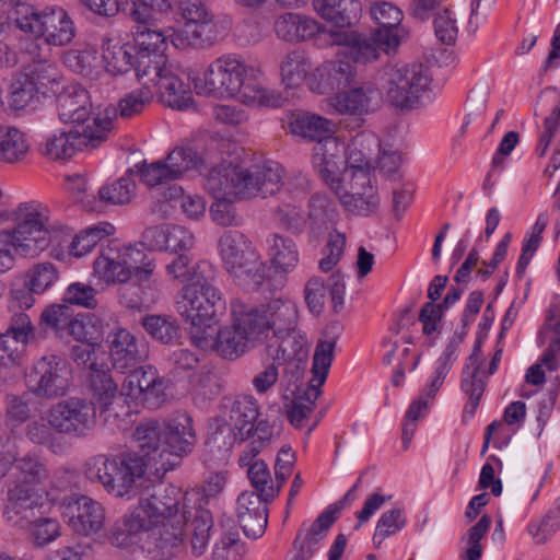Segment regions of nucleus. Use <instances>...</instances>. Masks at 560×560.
Listing matches in <instances>:
<instances>
[{
	"label": "nucleus",
	"instance_id": "obj_1",
	"mask_svg": "<svg viewBox=\"0 0 560 560\" xmlns=\"http://www.w3.org/2000/svg\"><path fill=\"white\" fill-rule=\"evenodd\" d=\"M187 79L192 82L198 95L214 98H231L241 94L243 103L249 106L281 107L288 98L275 90L262 88L257 79L260 71L236 54H224L215 58L207 68L203 78L190 69H185Z\"/></svg>",
	"mask_w": 560,
	"mask_h": 560
},
{
	"label": "nucleus",
	"instance_id": "obj_2",
	"mask_svg": "<svg viewBox=\"0 0 560 560\" xmlns=\"http://www.w3.org/2000/svg\"><path fill=\"white\" fill-rule=\"evenodd\" d=\"M170 30H160L154 26H132L133 47H136V75L139 82L150 84L160 83L166 90L167 102L175 100V92L180 91L182 77L185 69L182 65L170 59L164 50L170 37Z\"/></svg>",
	"mask_w": 560,
	"mask_h": 560
},
{
	"label": "nucleus",
	"instance_id": "obj_3",
	"mask_svg": "<svg viewBox=\"0 0 560 560\" xmlns=\"http://www.w3.org/2000/svg\"><path fill=\"white\" fill-rule=\"evenodd\" d=\"M147 463L136 453H121L113 456L97 455L84 465L85 477L101 483L117 498L130 497L136 479L145 471Z\"/></svg>",
	"mask_w": 560,
	"mask_h": 560
},
{
	"label": "nucleus",
	"instance_id": "obj_4",
	"mask_svg": "<svg viewBox=\"0 0 560 560\" xmlns=\"http://www.w3.org/2000/svg\"><path fill=\"white\" fill-rule=\"evenodd\" d=\"M219 252L225 271L237 284L258 289L266 279V265L249 238L240 231H225L219 238Z\"/></svg>",
	"mask_w": 560,
	"mask_h": 560
},
{
	"label": "nucleus",
	"instance_id": "obj_5",
	"mask_svg": "<svg viewBox=\"0 0 560 560\" xmlns=\"http://www.w3.org/2000/svg\"><path fill=\"white\" fill-rule=\"evenodd\" d=\"M206 141H194L175 147L165 160L155 161L140 168L141 180L150 187L176 180L188 171L201 172L212 164Z\"/></svg>",
	"mask_w": 560,
	"mask_h": 560
},
{
	"label": "nucleus",
	"instance_id": "obj_6",
	"mask_svg": "<svg viewBox=\"0 0 560 560\" xmlns=\"http://www.w3.org/2000/svg\"><path fill=\"white\" fill-rule=\"evenodd\" d=\"M176 312L191 325V334H206L225 314L226 302L218 288L196 291L183 288L175 302Z\"/></svg>",
	"mask_w": 560,
	"mask_h": 560
},
{
	"label": "nucleus",
	"instance_id": "obj_7",
	"mask_svg": "<svg viewBox=\"0 0 560 560\" xmlns=\"http://www.w3.org/2000/svg\"><path fill=\"white\" fill-rule=\"evenodd\" d=\"M113 131L109 117L95 116L93 125L60 129L46 139L43 153L51 160H66L84 148L95 149L106 141Z\"/></svg>",
	"mask_w": 560,
	"mask_h": 560
},
{
	"label": "nucleus",
	"instance_id": "obj_8",
	"mask_svg": "<svg viewBox=\"0 0 560 560\" xmlns=\"http://www.w3.org/2000/svg\"><path fill=\"white\" fill-rule=\"evenodd\" d=\"M385 74L386 97L401 110L418 108L432 81L429 68L422 63L387 67Z\"/></svg>",
	"mask_w": 560,
	"mask_h": 560
},
{
	"label": "nucleus",
	"instance_id": "obj_9",
	"mask_svg": "<svg viewBox=\"0 0 560 560\" xmlns=\"http://www.w3.org/2000/svg\"><path fill=\"white\" fill-rule=\"evenodd\" d=\"M15 226L5 229L13 238L15 253L36 256L49 244L48 214L39 203L25 202L14 212Z\"/></svg>",
	"mask_w": 560,
	"mask_h": 560
},
{
	"label": "nucleus",
	"instance_id": "obj_10",
	"mask_svg": "<svg viewBox=\"0 0 560 560\" xmlns=\"http://www.w3.org/2000/svg\"><path fill=\"white\" fill-rule=\"evenodd\" d=\"M327 44L339 46V56H345L353 63H369L377 60L382 52L396 49L397 35L384 36L382 32L359 33L355 31H328Z\"/></svg>",
	"mask_w": 560,
	"mask_h": 560
},
{
	"label": "nucleus",
	"instance_id": "obj_11",
	"mask_svg": "<svg viewBox=\"0 0 560 560\" xmlns=\"http://www.w3.org/2000/svg\"><path fill=\"white\" fill-rule=\"evenodd\" d=\"M72 378L69 362L57 354L36 360L25 374L26 386L39 398L54 399L67 394Z\"/></svg>",
	"mask_w": 560,
	"mask_h": 560
},
{
	"label": "nucleus",
	"instance_id": "obj_12",
	"mask_svg": "<svg viewBox=\"0 0 560 560\" xmlns=\"http://www.w3.org/2000/svg\"><path fill=\"white\" fill-rule=\"evenodd\" d=\"M335 194L351 214L366 217L378 210L380 196L371 172L343 170Z\"/></svg>",
	"mask_w": 560,
	"mask_h": 560
},
{
	"label": "nucleus",
	"instance_id": "obj_13",
	"mask_svg": "<svg viewBox=\"0 0 560 560\" xmlns=\"http://www.w3.org/2000/svg\"><path fill=\"white\" fill-rule=\"evenodd\" d=\"M21 31L43 37L52 46H66L75 36V25L68 12L57 5H48L42 11L32 10V15L22 24Z\"/></svg>",
	"mask_w": 560,
	"mask_h": 560
},
{
	"label": "nucleus",
	"instance_id": "obj_14",
	"mask_svg": "<svg viewBox=\"0 0 560 560\" xmlns=\"http://www.w3.org/2000/svg\"><path fill=\"white\" fill-rule=\"evenodd\" d=\"M96 422V407L92 401L71 397L54 405L49 423L59 433L74 438L85 436Z\"/></svg>",
	"mask_w": 560,
	"mask_h": 560
},
{
	"label": "nucleus",
	"instance_id": "obj_15",
	"mask_svg": "<svg viewBox=\"0 0 560 560\" xmlns=\"http://www.w3.org/2000/svg\"><path fill=\"white\" fill-rule=\"evenodd\" d=\"M139 83L142 85L141 89H137L127 93L119 101L116 112L119 114L120 117L128 119L138 114H141L145 106H148L151 103L155 93L159 94L161 101L165 105L176 109L187 108L192 102L191 95L189 93V84L187 83H182L180 91L175 92V100H171L172 102H167V98H165L166 90L162 89V86H160V83Z\"/></svg>",
	"mask_w": 560,
	"mask_h": 560
},
{
	"label": "nucleus",
	"instance_id": "obj_16",
	"mask_svg": "<svg viewBox=\"0 0 560 560\" xmlns=\"http://www.w3.org/2000/svg\"><path fill=\"white\" fill-rule=\"evenodd\" d=\"M63 506V515L74 533L91 536L103 528L105 510L98 501L84 494H71L65 497Z\"/></svg>",
	"mask_w": 560,
	"mask_h": 560
},
{
	"label": "nucleus",
	"instance_id": "obj_17",
	"mask_svg": "<svg viewBox=\"0 0 560 560\" xmlns=\"http://www.w3.org/2000/svg\"><path fill=\"white\" fill-rule=\"evenodd\" d=\"M242 199L275 195L283 185V167L275 161H265L248 168L241 167Z\"/></svg>",
	"mask_w": 560,
	"mask_h": 560
},
{
	"label": "nucleus",
	"instance_id": "obj_18",
	"mask_svg": "<svg viewBox=\"0 0 560 560\" xmlns=\"http://www.w3.org/2000/svg\"><path fill=\"white\" fill-rule=\"evenodd\" d=\"M42 497L37 491L21 483H13L8 489L3 516L11 526L26 528L42 514Z\"/></svg>",
	"mask_w": 560,
	"mask_h": 560
},
{
	"label": "nucleus",
	"instance_id": "obj_19",
	"mask_svg": "<svg viewBox=\"0 0 560 560\" xmlns=\"http://www.w3.org/2000/svg\"><path fill=\"white\" fill-rule=\"evenodd\" d=\"M139 498L160 522L180 518L177 514L182 501L183 504L191 502L189 493L163 482L145 487Z\"/></svg>",
	"mask_w": 560,
	"mask_h": 560
},
{
	"label": "nucleus",
	"instance_id": "obj_20",
	"mask_svg": "<svg viewBox=\"0 0 560 560\" xmlns=\"http://www.w3.org/2000/svg\"><path fill=\"white\" fill-rule=\"evenodd\" d=\"M183 533L182 518L160 522L148 532L141 548L154 559L173 558L183 548Z\"/></svg>",
	"mask_w": 560,
	"mask_h": 560
},
{
	"label": "nucleus",
	"instance_id": "obj_21",
	"mask_svg": "<svg viewBox=\"0 0 560 560\" xmlns=\"http://www.w3.org/2000/svg\"><path fill=\"white\" fill-rule=\"evenodd\" d=\"M59 119L66 124L93 125L92 103L89 92L79 83L63 86L56 96Z\"/></svg>",
	"mask_w": 560,
	"mask_h": 560
},
{
	"label": "nucleus",
	"instance_id": "obj_22",
	"mask_svg": "<svg viewBox=\"0 0 560 560\" xmlns=\"http://www.w3.org/2000/svg\"><path fill=\"white\" fill-rule=\"evenodd\" d=\"M106 342L112 364L120 373H127L147 357L144 345L139 343L137 338L125 328H117L108 332Z\"/></svg>",
	"mask_w": 560,
	"mask_h": 560
},
{
	"label": "nucleus",
	"instance_id": "obj_23",
	"mask_svg": "<svg viewBox=\"0 0 560 560\" xmlns=\"http://www.w3.org/2000/svg\"><path fill=\"white\" fill-rule=\"evenodd\" d=\"M273 31L278 38L287 43H301L313 37L317 42L324 40L327 44L324 27L314 19L293 12H287L276 18Z\"/></svg>",
	"mask_w": 560,
	"mask_h": 560
},
{
	"label": "nucleus",
	"instance_id": "obj_24",
	"mask_svg": "<svg viewBox=\"0 0 560 560\" xmlns=\"http://www.w3.org/2000/svg\"><path fill=\"white\" fill-rule=\"evenodd\" d=\"M268 504L254 491H244L238 495L237 521L248 538L257 539L264 535L268 524Z\"/></svg>",
	"mask_w": 560,
	"mask_h": 560
},
{
	"label": "nucleus",
	"instance_id": "obj_25",
	"mask_svg": "<svg viewBox=\"0 0 560 560\" xmlns=\"http://www.w3.org/2000/svg\"><path fill=\"white\" fill-rule=\"evenodd\" d=\"M132 249H120L118 244L102 249L94 261V275L106 283L127 282L132 275Z\"/></svg>",
	"mask_w": 560,
	"mask_h": 560
},
{
	"label": "nucleus",
	"instance_id": "obj_26",
	"mask_svg": "<svg viewBox=\"0 0 560 560\" xmlns=\"http://www.w3.org/2000/svg\"><path fill=\"white\" fill-rule=\"evenodd\" d=\"M231 312L234 325L252 348L267 339L268 319L259 310L235 300L231 302Z\"/></svg>",
	"mask_w": 560,
	"mask_h": 560
},
{
	"label": "nucleus",
	"instance_id": "obj_27",
	"mask_svg": "<svg viewBox=\"0 0 560 560\" xmlns=\"http://www.w3.org/2000/svg\"><path fill=\"white\" fill-rule=\"evenodd\" d=\"M382 103L377 89L362 85L337 94L330 105L338 114L364 115L376 110Z\"/></svg>",
	"mask_w": 560,
	"mask_h": 560
},
{
	"label": "nucleus",
	"instance_id": "obj_28",
	"mask_svg": "<svg viewBox=\"0 0 560 560\" xmlns=\"http://www.w3.org/2000/svg\"><path fill=\"white\" fill-rule=\"evenodd\" d=\"M191 422V418L185 412L163 421L165 453L183 456L191 452L196 443Z\"/></svg>",
	"mask_w": 560,
	"mask_h": 560
},
{
	"label": "nucleus",
	"instance_id": "obj_29",
	"mask_svg": "<svg viewBox=\"0 0 560 560\" xmlns=\"http://www.w3.org/2000/svg\"><path fill=\"white\" fill-rule=\"evenodd\" d=\"M192 341L200 349L214 348L225 359H236L252 349L234 323L221 328L214 340L206 334L197 335L192 332Z\"/></svg>",
	"mask_w": 560,
	"mask_h": 560
},
{
	"label": "nucleus",
	"instance_id": "obj_30",
	"mask_svg": "<svg viewBox=\"0 0 560 560\" xmlns=\"http://www.w3.org/2000/svg\"><path fill=\"white\" fill-rule=\"evenodd\" d=\"M381 153L380 138L373 132L358 133L346 150L345 170H362L370 172L374 167L377 155Z\"/></svg>",
	"mask_w": 560,
	"mask_h": 560
},
{
	"label": "nucleus",
	"instance_id": "obj_31",
	"mask_svg": "<svg viewBox=\"0 0 560 560\" xmlns=\"http://www.w3.org/2000/svg\"><path fill=\"white\" fill-rule=\"evenodd\" d=\"M343 150L337 144V149L328 143H316L313 149L312 164L320 178L336 192L338 184H341V166L346 164L342 159Z\"/></svg>",
	"mask_w": 560,
	"mask_h": 560
},
{
	"label": "nucleus",
	"instance_id": "obj_32",
	"mask_svg": "<svg viewBox=\"0 0 560 560\" xmlns=\"http://www.w3.org/2000/svg\"><path fill=\"white\" fill-rule=\"evenodd\" d=\"M317 78L319 88L324 91H335L345 89L350 85L355 75L357 70L353 62L345 56L336 54V59L324 62L317 68Z\"/></svg>",
	"mask_w": 560,
	"mask_h": 560
},
{
	"label": "nucleus",
	"instance_id": "obj_33",
	"mask_svg": "<svg viewBox=\"0 0 560 560\" xmlns=\"http://www.w3.org/2000/svg\"><path fill=\"white\" fill-rule=\"evenodd\" d=\"M163 428V421L151 418L143 419L136 425L132 439L143 459L147 457L149 460H155L165 454Z\"/></svg>",
	"mask_w": 560,
	"mask_h": 560
},
{
	"label": "nucleus",
	"instance_id": "obj_34",
	"mask_svg": "<svg viewBox=\"0 0 560 560\" xmlns=\"http://www.w3.org/2000/svg\"><path fill=\"white\" fill-rule=\"evenodd\" d=\"M259 406L253 396H237L230 408V425L235 439L245 440L254 432Z\"/></svg>",
	"mask_w": 560,
	"mask_h": 560
},
{
	"label": "nucleus",
	"instance_id": "obj_35",
	"mask_svg": "<svg viewBox=\"0 0 560 560\" xmlns=\"http://www.w3.org/2000/svg\"><path fill=\"white\" fill-rule=\"evenodd\" d=\"M102 57L105 69L114 75L124 74L131 69L136 70L137 52L132 44H120L109 37L102 39Z\"/></svg>",
	"mask_w": 560,
	"mask_h": 560
},
{
	"label": "nucleus",
	"instance_id": "obj_36",
	"mask_svg": "<svg viewBox=\"0 0 560 560\" xmlns=\"http://www.w3.org/2000/svg\"><path fill=\"white\" fill-rule=\"evenodd\" d=\"M241 167H214L205 178V189L214 198L237 197L242 199Z\"/></svg>",
	"mask_w": 560,
	"mask_h": 560
},
{
	"label": "nucleus",
	"instance_id": "obj_37",
	"mask_svg": "<svg viewBox=\"0 0 560 560\" xmlns=\"http://www.w3.org/2000/svg\"><path fill=\"white\" fill-rule=\"evenodd\" d=\"M293 135L300 136L316 143H328L337 149V141L332 138L334 124L317 115L298 116L290 122Z\"/></svg>",
	"mask_w": 560,
	"mask_h": 560
},
{
	"label": "nucleus",
	"instance_id": "obj_38",
	"mask_svg": "<svg viewBox=\"0 0 560 560\" xmlns=\"http://www.w3.org/2000/svg\"><path fill=\"white\" fill-rule=\"evenodd\" d=\"M261 313L268 319L269 331H273L272 338L282 337V334L295 331L298 308L291 300L273 299Z\"/></svg>",
	"mask_w": 560,
	"mask_h": 560
},
{
	"label": "nucleus",
	"instance_id": "obj_39",
	"mask_svg": "<svg viewBox=\"0 0 560 560\" xmlns=\"http://www.w3.org/2000/svg\"><path fill=\"white\" fill-rule=\"evenodd\" d=\"M481 365V357L470 354L463 369L460 388L468 396L465 413L470 417L475 415L487 385L486 380L480 377Z\"/></svg>",
	"mask_w": 560,
	"mask_h": 560
},
{
	"label": "nucleus",
	"instance_id": "obj_40",
	"mask_svg": "<svg viewBox=\"0 0 560 560\" xmlns=\"http://www.w3.org/2000/svg\"><path fill=\"white\" fill-rule=\"evenodd\" d=\"M189 505L187 503L183 504V516H180L182 522L190 521L189 528L191 532V548L192 551L200 556L206 550L210 532L212 529V514L209 510L205 509L201 503H198L197 506H194L192 510H188Z\"/></svg>",
	"mask_w": 560,
	"mask_h": 560
},
{
	"label": "nucleus",
	"instance_id": "obj_41",
	"mask_svg": "<svg viewBox=\"0 0 560 560\" xmlns=\"http://www.w3.org/2000/svg\"><path fill=\"white\" fill-rule=\"evenodd\" d=\"M89 387L101 412L107 411L118 394V384L110 371L91 362Z\"/></svg>",
	"mask_w": 560,
	"mask_h": 560
},
{
	"label": "nucleus",
	"instance_id": "obj_42",
	"mask_svg": "<svg viewBox=\"0 0 560 560\" xmlns=\"http://www.w3.org/2000/svg\"><path fill=\"white\" fill-rule=\"evenodd\" d=\"M267 355L275 362H304L307 357L306 340L294 332L282 334V337L271 338L266 346Z\"/></svg>",
	"mask_w": 560,
	"mask_h": 560
},
{
	"label": "nucleus",
	"instance_id": "obj_43",
	"mask_svg": "<svg viewBox=\"0 0 560 560\" xmlns=\"http://www.w3.org/2000/svg\"><path fill=\"white\" fill-rule=\"evenodd\" d=\"M316 11L338 27H349L359 19L361 3L358 0H316Z\"/></svg>",
	"mask_w": 560,
	"mask_h": 560
},
{
	"label": "nucleus",
	"instance_id": "obj_44",
	"mask_svg": "<svg viewBox=\"0 0 560 560\" xmlns=\"http://www.w3.org/2000/svg\"><path fill=\"white\" fill-rule=\"evenodd\" d=\"M270 261L277 270L289 272L299 262V250L295 242L287 236L272 234L267 238Z\"/></svg>",
	"mask_w": 560,
	"mask_h": 560
},
{
	"label": "nucleus",
	"instance_id": "obj_45",
	"mask_svg": "<svg viewBox=\"0 0 560 560\" xmlns=\"http://www.w3.org/2000/svg\"><path fill=\"white\" fill-rule=\"evenodd\" d=\"M371 18L378 27L375 30L382 32L384 36L388 34L397 35L398 45L402 38L407 37V32L400 26L402 12L399 8L389 2H376L370 8Z\"/></svg>",
	"mask_w": 560,
	"mask_h": 560
},
{
	"label": "nucleus",
	"instance_id": "obj_46",
	"mask_svg": "<svg viewBox=\"0 0 560 560\" xmlns=\"http://www.w3.org/2000/svg\"><path fill=\"white\" fill-rule=\"evenodd\" d=\"M292 394L293 398L287 406V415L292 425L303 428L305 420L314 410L320 389L306 384L304 387L296 386Z\"/></svg>",
	"mask_w": 560,
	"mask_h": 560
},
{
	"label": "nucleus",
	"instance_id": "obj_47",
	"mask_svg": "<svg viewBox=\"0 0 560 560\" xmlns=\"http://www.w3.org/2000/svg\"><path fill=\"white\" fill-rule=\"evenodd\" d=\"M308 70L310 65L304 55L300 51L293 50L287 54L282 59L280 63V72L282 83L285 86V92L280 93V95H288V98L283 102V104L288 102L291 96H293V93H290L289 90L299 88L306 79ZM277 93L279 94V92Z\"/></svg>",
	"mask_w": 560,
	"mask_h": 560
},
{
	"label": "nucleus",
	"instance_id": "obj_48",
	"mask_svg": "<svg viewBox=\"0 0 560 560\" xmlns=\"http://www.w3.org/2000/svg\"><path fill=\"white\" fill-rule=\"evenodd\" d=\"M16 480L13 483L40 485L49 477L46 460L35 453H28L16 458L13 465Z\"/></svg>",
	"mask_w": 560,
	"mask_h": 560
},
{
	"label": "nucleus",
	"instance_id": "obj_49",
	"mask_svg": "<svg viewBox=\"0 0 560 560\" xmlns=\"http://www.w3.org/2000/svg\"><path fill=\"white\" fill-rule=\"evenodd\" d=\"M28 150L30 145L22 131L0 125V162L18 163L26 156Z\"/></svg>",
	"mask_w": 560,
	"mask_h": 560
},
{
	"label": "nucleus",
	"instance_id": "obj_50",
	"mask_svg": "<svg viewBox=\"0 0 560 560\" xmlns=\"http://www.w3.org/2000/svg\"><path fill=\"white\" fill-rule=\"evenodd\" d=\"M141 325L149 336L164 345L173 343L180 337V327L170 315H145L141 318Z\"/></svg>",
	"mask_w": 560,
	"mask_h": 560
},
{
	"label": "nucleus",
	"instance_id": "obj_51",
	"mask_svg": "<svg viewBox=\"0 0 560 560\" xmlns=\"http://www.w3.org/2000/svg\"><path fill=\"white\" fill-rule=\"evenodd\" d=\"M132 170L110 184H104L97 190L98 200L105 205H126L135 195L136 184Z\"/></svg>",
	"mask_w": 560,
	"mask_h": 560
},
{
	"label": "nucleus",
	"instance_id": "obj_52",
	"mask_svg": "<svg viewBox=\"0 0 560 560\" xmlns=\"http://www.w3.org/2000/svg\"><path fill=\"white\" fill-rule=\"evenodd\" d=\"M555 315L550 313L547 317V323L544 325L539 332V343L542 345L547 339L548 347L544 351L540 361L549 371H557L559 369L558 358H560V317L557 322L551 323Z\"/></svg>",
	"mask_w": 560,
	"mask_h": 560
},
{
	"label": "nucleus",
	"instance_id": "obj_53",
	"mask_svg": "<svg viewBox=\"0 0 560 560\" xmlns=\"http://www.w3.org/2000/svg\"><path fill=\"white\" fill-rule=\"evenodd\" d=\"M115 228L108 222H98L82 230L73 238L70 249L75 257H82L91 252L102 240L114 234Z\"/></svg>",
	"mask_w": 560,
	"mask_h": 560
},
{
	"label": "nucleus",
	"instance_id": "obj_54",
	"mask_svg": "<svg viewBox=\"0 0 560 560\" xmlns=\"http://www.w3.org/2000/svg\"><path fill=\"white\" fill-rule=\"evenodd\" d=\"M36 84L23 70L16 73L10 84L9 105L15 110L27 107L38 94Z\"/></svg>",
	"mask_w": 560,
	"mask_h": 560
},
{
	"label": "nucleus",
	"instance_id": "obj_55",
	"mask_svg": "<svg viewBox=\"0 0 560 560\" xmlns=\"http://www.w3.org/2000/svg\"><path fill=\"white\" fill-rule=\"evenodd\" d=\"M335 347L336 340L334 339L318 342L313 357V377L308 381V385L320 389L327 378L329 368L331 366Z\"/></svg>",
	"mask_w": 560,
	"mask_h": 560
},
{
	"label": "nucleus",
	"instance_id": "obj_56",
	"mask_svg": "<svg viewBox=\"0 0 560 560\" xmlns=\"http://www.w3.org/2000/svg\"><path fill=\"white\" fill-rule=\"evenodd\" d=\"M188 44L196 48L211 47L219 37L218 24L213 14L207 19L185 25Z\"/></svg>",
	"mask_w": 560,
	"mask_h": 560
},
{
	"label": "nucleus",
	"instance_id": "obj_57",
	"mask_svg": "<svg viewBox=\"0 0 560 560\" xmlns=\"http://www.w3.org/2000/svg\"><path fill=\"white\" fill-rule=\"evenodd\" d=\"M248 478L256 494L261 495L266 503H271L279 494V488H275L270 470L264 460H255L247 470Z\"/></svg>",
	"mask_w": 560,
	"mask_h": 560
},
{
	"label": "nucleus",
	"instance_id": "obj_58",
	"mask_svg": "<svg viewBox=\"0 0 560 560\" xmlns=\"http://www.w3.org/2000/svg\"><path fill=\"white\" fill-rule=\"evenodd\" d=\"M72 312L71 306L63 301L60 304H50L43 310L38 326L44 331L51 330L56 335L62 336L69 325Z\"/></svg>",
	"mask_w": 560,
	"mask_h": 560
},
{
	"label": "nucleus",
	"instance_id": "obj_59",
	"mask_svg": "<svg viewBox=\"0 0 560 560\" xmlns=\"http://www.w3.org/2000/svg\"><path fill=\"white\" fill-rule=\"evenodd\" d=\"M340 510L341 506L338 504L329 505L316 517L307 532L302 534V542L316 548V545L326 537L329 528L336 522Z\"/></svg>",
	"mask_w": 560,
	"mask_h": 560
},
{
	"label": "nucleus",
	"instance_id": "obj_60",
	"mask_svg": "<svg viewBox=\"0 0 560 560\" xmlns=\"http://www.w3.org/2000/svg\"><path fill=\"white\" fill-rule=\"evenodd\" d=\"M62 59L71 71L91 80L96 79L97 71L94 70L96 56L92 49H69L63 54Z\"/></svg>",
	"mask_w": 560,
	"mask_h": 560
},
{
	"label": "nucleus",
	"instance_id": "obj_61",
	"mask_svg": "<svg viewBox=\"0 0 560 560\" xmlns=\"http://www.w3.org/2000/svg\"><path fill=\"white\" fill-rule=\"evenodd\" d=\"M30 533V537L35 547H44L56 540L61 534L59 522L52 517L37 515L34 523L24 528Z\"/></svg>",
	"mask_w": 560,
	"mask_h": 560
},
{
	"label": "nucleus",
	"instance_id": "obj_62",
	"mask_svg": "<svg viewBox=\"0 0 560 560\" xmlns=\"http://www.w3.org/2000/svg\"><path fill=\"white\" fill-rule=\"evenodd\" d=\"M434 34L442 44H455L458 35V25L455 12L451 8H442L434 13Z\"/></svg>",
	"mask_w": 560,
	"mask_h": 560
},
{
	"label": "nucleus",
	"instance_id": "obj_63",
	"mask_svg": "<svg viewBox=\"0 0 560 560\" xmlns=\"http://www.w3.org/2000/svg\"><path fill=\"white\" fill-rule=\"evenodd\" d=\"M275 221L293 234H301L307 219L301 207L292 203H282L273 210Z\"/></svg>",
	"mask_w": 560,
	"mask_h": 560
},
{
	"label": "nucleus",
	"instance_id": "obj_64",
	"mask_svg": "<svg viewBox=\"0 0 560 560\" xmlns=\"http://www.w3.org/2000/svg\"><path fill=\"white\" fill-rule=\"evenodd\" d=\"M58 279V271L51 262H40L31 268L25 281L36 294L44 293Z\"/></svg>",
	"mask_w": 560,
	"mask_h": 560
}]
</instances>
